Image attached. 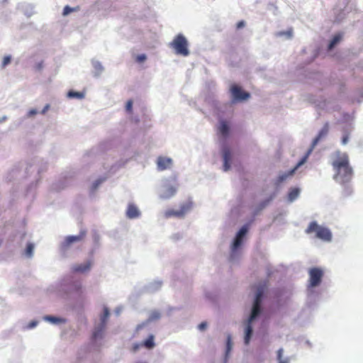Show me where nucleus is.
<instances>
[{
	"mask_svg": "<svg viewBox=\"0 0 363 363\" xmlns=\"http://www.w3.org/2000/svg\"><path fill=\"white\" fill-rule=\"evenodd\" d=\"M345 17V13L344 11H340L335 16V21L337 23L341 22Z\"/></svg>",
	"mask_w": 363,
	"mask_h": 363,
	"instance_id": "a19ab883",
	"label": "nucleus"
},
{
	"mask_svg": "<svg viewBox=\"0 0 363 363\" xmlns=\"http://www.w3.org/2000/svg\"><path fill=\"white\" fill-rule=\"evenodd\" d=\"M35 245L32 242H28L24 251V255L28 258H32L34 253Z\"/></svg>",
	"mask_w": 363,
	"mask_h": 363,
	"instance_id": "c756f323",
	"label": "nucleus"
},
{
	"mask_svg": "<svg viewBox=\"0 0 363 363\" xmlns=\"http://www.w3.org/2000/svg\"><path fill=\"white\" fill-rule=\"evenodd\" d=\"M38 323H39V322L36 320H31L28 324H23L22 325V330H32V329L35 328V327H37Z\"/></svg>",
	"mask_w": 363,
	"mask_h": 363,
	"instance_id": "c9c22d12",
	"label": "nucleus"
},
{
	"mask_svg": "<svg viewBox=\"0 0 363 363\" xmlns=\"http://www.w3.org/2000/svg\"><path fill=\"white\" fill-rule=\"evenodd\" d=\"M161 313L157 310H153L150 312L148 318L143 323L139 324L136 327V330L138 331L145 327L148 323L156 321L161 318Z\"/></svg>",
	"mask_w": 363,
	"mask_h": 363,
	"instance_id": "4468645a",
	"label": "nucleus"
},
{
	"mask_svg": "<svg viewBox=\"0 0 363 363\" xmlns=\"http://www.w3.org/2000/svg\"><path fill=\"white\" fill-rule=\"evenodd\" d=\"M198 329L201 331H203L204 330L206 329L207 328V323L206 322H201L199 325H198Z\"/></svg>",
	"mask_w": 363,
	"mask_h": 363,
	"instance_id": "de8ad7c7",
	"label": "nucleus"
},
{
	"mask_svg": "<svg viewBox=\"0 0 363 363\" xmlns=\"http://www.w3.org/2000/svg\"><path fill=\"white\" fill-rule=\"evenodd\" d=\"M323 273L319 268H313L309 271L310 284L309 288L316 287L320 285Z\"/></svg>",
	"mask_w": 363,
	"mask_h": 363,
	"instance_id": "ddd939ff",
	"label": "nucleus"
},
{
	"mask_svg": "<svg viewBox=\"0 0 363 363\" xmlns=\"http://www.w3.org/2000/svg\"><path fill=\"white\" fill-rule=\"evenodd\" d=\"M255 294L248 318L243 322L244 325V343L248 345L253 335L252 323L255 321L262 313V301L267 289V281L259 282L255 286Z\"/></svg>",
	"mask_w": 363,
	"mask_h": 363,
	"instance_id": "f257e3e1",
	"label": "nucleus"
},
{
	"mask_svg": "<svg viewBox=\"0 0 363 363\" xmlns=\"http://www.w3.org/2000/svg\"><path fill=\"white\" fill-rule=\"evenodd\" d=\"M230 92L232 95V103H237L247 100L250 97V94L244 91L240 86L236 84L232 85L230 88Z\"/></svg>",
	"mask_w": 363,
	"mask_h": 363,
	"instance_id": "1a4fd4ad",
	"label": "nucleus"
},
{
	"mask_svg": "<svg viewBox=\"0 0 363 363\" xmlns=\"http://www.w3.org/2000/svg\"><path fill=\"white\" fill-rule=\"evenodd\" d=\"M133 108V101L131 100H129L126 103L125 108L128 112H130L132 111Z\"/></svg>",
	"mask_w": 363,
	"mask_h": 363,
	"instance_id": "49530a36",
	"label": "nucleus"
},
{
	"mask_svg": "<svg viewBox=\"0 0 363 363\" xmlns=\"http://www.w3.org/2000/svg\"><path fill=\"white\" fill-rule=\"evenodd\" d=\"M350 140V131L347 129L343 130V135L342 138L341 143L343 145H345L348 143Z\"/></svg>",
	"mask_w": 363,
	"mask_h": 363,
	"instance_id": "e433bc0d",
	"label": "nucleus"
},
{
	"mask_svg": "<svg viewBox=\"0 0 363 363\" xmlns=\"http://www.w3.org/2000/svg\"><path fill=\"white\" fill-rule=\"evenodd\" d=\"M106 329V325L101 323H98L93 331L91 340L92 341L96 342L97 340H101L104 337V333Z\"/></svg>",
	"mask_w": 363,
	"mask_h": 363,
	"instance_id": "a211bd4d",
	"label": "nucleus"
},
{
	"mask_svg": "<svg viewBox=\"0 0 363 363\" xmlns=\"http://www.w3.org/2000/svg\"><path fill=\"white\" fill-rule=\"evenodd\" d=\"M40 162L42 161L38 159H35L33 163L28 164L25 167V172L28 174L29 172L33 173V172L37 171V172L39 174L40 172L43 171L44 168L43 167H38Z\"/></svg>",
	"mask_w": 363,
	"mask_h": 363,
	"instance_id": "5701e85b",
	"label": "nucleus"
},
{
	"mask_svg": "<svg viewBox=\"0 0 363 363\" xmlns=\"http://www.w3.org/2000/svg\"><path fill=\"white\" fill-rule=\"evenodd\" d=\"M221 154L223 158V172H228L231 168V164L233 158V153L231 150L226 145L223 144L221 147Z\"/></svg>",
	"mask_w": 363,
	"mask_h": 363,
	"instance_id": "9d476101",
	"label": "nucleus"
},
{
	"mask_svg": "<svg viewBox=\"0 0 363 363\" xmlns=\"http://www.w3.org/2000/svg\"><path fill=\"white\" fill-rule=\"evenodd\" d=\"M191 208V203H186L181 206L179 210H167L164 213V216L166 218H170L172 216H176L179 218H182L184 215L189 212Z\"/></svg>",
	"mask_w": 363,
	"mask_h": 363,
	"instance_id": "f8f14e48",
	"label": "nucleus"
},
{
	"mask_svg": "<svg viewBox=\"0 0 363 363\" xmlns=\"http://www.w3.org/2000/svg\"><path fill=\"white\" fill-rule=\"evenodd\" d=\"M11 61V55H6L2 61L1 63V67L4 68L6 66H7Z\"/></svg>",
	"mask_w": 363,
	"mask_h": 363,
	"instance_id": "58836bf2",
	"label": "nucleus"
},
{
	"mask_svg": "<svg viewBox=\"0 0 363 363\" xmlns=\"http://www.w3.org/2000/svg\"><path fill=\"white\" fill-rule=\"evenodd\" d=\"M342 39V35L338 33L336 34L332 40L329 42L328 45V50H332L341 40Z\"/></svg>",
	"mask_w": 363,
	"mask_h": 363,
	"instance_id": "c85d7f7f",
	"label": "nucleus"
},
{
	"mask_svg": "<svg viewBox=\"0 0 363 363\" xmlns=\"http://www.w3.org/2000/svg\"><path fill=\"white\" fill-rule=\"evenodd\" d=\"M91 65L94 69V71L93 72V75L94 77H99L101 73L104 70V67H103L102 64L96 60H91Z\"/></svg>",
	"mask_w": 363,
	"mask_h": 363,
	"instance_id": "bb28decb",
	"label": "nucleus"
},
{
	"mask_svg": "<svg viewBox=\"0 0 363 363\" xmlns=\"http://www.w3.org/2000/svg\"><path fill=\"white\" fill-rule=\"evenodd\" d=\"M335 174L333 179L343 185L351 181L353 177V169L350 164L349 157L346 153L339 157L332 162Z\"/></svg>",
	"mask_w": 363,
	"mask_h": 363,
	"instance_id": "f03ea898",
	"label": "nucleus"
},
{
	"mask_svg": "<svg viewBox=\"0 0 363 363\" xmlns=\"http://www.w3.org/2000/svg\"><path fill=\"white\" fill-rule=\"evenodd\" d=\"M59 291L68 298L72 293L79 294L81 293L82 284L79 281L74 280L72 276H67L59 284Z\"/></svg>",
	"mask_w": 363,
	"mask_h": 363,
	"instance_id": "20e7f679",
	"label": "nucleus"
},
{
	"mask_svg": "<svg viewBox=\"0 0 363 363\" xmlns=\"http://www.w3.org/2000/svg\"><path fill=\"white\" fill-rule=\"evenodd\" d=\"M313 149L312 148V146L311 147V148L308 150V152L306 155H307V157H308V155L311 154V152L313 151Z\"/></svg>",
	"mask_w": 363,
	"mask_h": 363,
	"instance_id": "4d7b16f0",
	"label": "nucleus"
},
{
	"mask_svg": "<svg viewBox=\"0 0 363 363\" xmlns=\"http://www.w3.org/2000/svg\"><path fill=\"white\" fill-rule=\"evenodd\" d=\"M162 286V281L160 280H155L148 283L145 286V291L147 293H155L159 291Z\"/></svg>",
	"mask_w": 363,
	"mask_h": 363,
	"instance_id": "4be33fe9",
	"label": "nucleus"
},
{
	"mask_svg": "<svg viewBox=\"0 0 363 363\" xmlns=\"http://www.w3.org/2000/svg\"><path fill=\"white\" fill-rule=\"evenodd\" d=\"M306 343H307L308 345H310V342H309V341H306Z\"/></svg>",
	"mask_w": 363,
	"mask_h": 363,
	"instance_id": "680f3d73",
	"label": "nucleus"
},
{
	"mask_svg": "<svg viewBox=\"0 0 363 363\" xmlns=\"http://www.w3.org/2000/svg\"><path fill=\"white\" fill-rule=\"evenodd\" d=\"M106 179V177H101L98 178L93 184L91 187V193L93 194L95 191L97 190L99 186L104 183Z\"/></svg>",
	"mask_w": 363,
	"mask_h": 363,
	"instance_id": "473e14b6",
	"label": "nucleus"
},
{
	"mask_svg": "<svg viewBox=\"0 0 363 363\" xmlns=\"http://www.w3.org/2000/svg\"><path fill=\"white\" fill-rule=\"evenodd\" d=\"M43 320L46 322H48L52 325H56L64 324L67 322L66 318L50 315H44L43 317Z\"/></svg>",
	"mask_w": 363,
	"mask_h": 363,
	"instance_id": "b1692460",
	"label": "nucleus"
},
{
	"mask_svg": "<svg viewBox=\"0 0 363 363\" xmlns=\"http://www.w3.org/2000/svg\"><path fill=\"white\" fill-rule=\"evenodd\" d=\"M188 41L185 36L179 33L170 43V46L174 49L175 53L182 56H188L190 53L188 48Z\"/></svg>",
	"mask_w": 363,
	"mask_h": 363,
	"instance_id": "423d86ee",
	"label": "nucleus"
},
{
	"mask_svg": "<svg viewBox=\"0 0 363 363\" xmlns=\"http://www.w3.org/2000/svg\"><path fill=\"white\" fill-rule=\"evenodd\" d=\"M278 37H284L286 39H291L293 37V29L291 28H289L287 30L279 31L276 34Z\"/></svg>",
	"mask_w": 363,
	"mask_h": 363,
	"instance_id": "2f4dec72",
	"label": "nucleus"
},
{
	"mask_svg": "<svg viewBox=\"0 0 363 363\" xmlns=\"http://www.w3.org/2000/svg\"><path fill=\"white\" fill-rule=\"evenodd\" d=\"M43 67V62H38L36 65H35V69L36 70H41Z\"/></svg>",
	"mask_w": 363,
	"mask_h": 363,
	"instance_id": "3c124183",
	"label": "nucleus"
},
{
	"mask_svg": "<svg viewBox=\"0 0 363 363\" xmlns=\"http://www.w3.org/2000/svg\"><path fill=\"white\" fill-rule=\"evenodd\" d=\"M233 341H232V337L230 334H228L227 338H226V344H225V356H224V363H227L230 353L233 348Z\"/></svg>",
	"mask_w": 363,
	"mask_h": 363,
	"instance_id": "a878e982",
	"label": "nucleus"
},
{
	"mask_svg": "<svg viewBox=\"0 0 363 363\" xmlns=\"http://www.w3.org/2000/svg\"><path fill=\"white\" fill-rule=\"evenodd\" d=\"M301 193V189L296 187V188H291L289 190V192L287 196V201L289 203H293L294 201H296L300 196Z\"/></svg>",
	"mask_w": 363,
	"mask_h": 363,
	"instance_id": "cd10ccee",
	"label": "nucleus"
},
{
	"mask_svg": "<svg viewBox=\"0 0 363 363\" xmlns=\"http://www.w3.org/2000/svg\"><path fill=\"white\" fill-rule=\"evenodd\" d=\"M315 106L319 110H325V111H336L339 108L338 106H332L331 101L327 99H320L315 101Z\"/></svg>",
	"mask_w": 363,
	"mask_h": 363,
	"instance_id": "2eb2a0df",
	"label": "nucleus"
},
{
	"mask_svg": "<svg viewBox=\"0 0 363 363\" xmlns=\"http://www.w3.org/2000/svg\"><path fill=\"white\" fill-rule=\"evenodd\" d=\"M343 194L345 196H350L352 194V189L347 184H344Z\"/></svg>",
	"mask_w": 363,
	"mask_h": 363,
	"instance_id": "4c0bfd02",
	"label": "nucleus"
},
{
	"mask_svg": "<svg viewBox=\"0 0 363 363\" xmlns=\"http://www.w3.org/2000/svg\"><path fill=\"white\" fill-rule=\"evenodd\" d=\"M147 59V56L145 54L138 55L136 57V61L139 63L143 62Z\"/></svg>",
	"mask_w": 363,
	"mask_h": 363,
	"instance_id": "79ce46f5",
	"label": "nucleus"
},
{
	"mask_svg": "<svg viewBox=\"0 0 363 363\" xmlns=\"http://www.w3.org/2000/svg\"><path fill=\"white\" fill-rule=\"evenodd\" d=\"M7 116H2L1 118H0V123H3L4 121H6L7 120Z\"/></svg>",
	"mask_w": 363,
	"mask_h": 363,
	"instance_id": "5fc2aeb1",
	"label": "nucleus"
},
{
	"mask_svg": "<svg viewBox=\"0 0 363 363\" xmlns=\"http://www.w3.org/2000/svg\"><path fill=\"white\" fill-rule=\"evenodd\" d=\"M18 171V169H13L11 172H12V174L14 175V174H16V173Z\"/></svg>",
	"mask_w": 363,
	"mask_h": 363,
	"instance_id": "bf43d9fd",
	"label": "nucleus"
},
{
	"mask_svg": "<svg viewBox=\"0 0 363 363\" xmlns=\"http://www.w3.org/2000/svg\"><path fill=\"white\" fill-rule=\"evenodd\" d=\"M359 96L356 99L358 103H361L363 101V92L362 91H359Z\"/></svg>",
	"mask_w": 363,
	"mask_h": 363,
	"instance_id": "09e8293b",
	"label": "nucleus"
},
{
	"mask_svg": "<svg viewBox=\"0 0 363 363\" xmlns=\"http://www.w3.org/2000/svg\"><path fill=\"white\" fill-rule=\"evenodd\" d=\"M74 11H76L75 8H72V7H70L69 6H65L64 9H63L62 15L63 16H67L71 12Z\"/></svg>",
	"mask_w": 363,
	"mask_h": 363,
	"instance_id": "ea45409f",
	"label": "nucleus"
},
{
	"mask_svg": "<svg viewBox=\"0 0 363 363\" xmlns=\"http://www.w3.org/2000/svg\"><path fill=\"white\" fill-rule=\"evenodd\" d=\"M86 230H82L79 235H69L65 237L64 241L60 245V250L65 253L74 243L81 241L86 235Z\"/></svg>",
	"mask_w": 363,
	"mask_h": 363,
	"instance_id": "6e6552de",
	"label": "nucleus"
},
{
	"mask_svg": "<svg viewBox=\"0 0 363 363\" xmlns=\"http://www.w3.org/2000/svg\"><path fill=\"white\" fill-rule=\"evenodd\" d=\"M109 315H110L109 309L107 307H104V313H103V315L100 318L99 323L106 326V322H107V320H108Z\"/></svg>",
	"mask_w": 363,
	"mask_h": 363,
	"instance_id": "72a5a7b5",
	"label": "nucleus"
},
{
	"mask_svg": "<svg viewBox=\"0 0 363 363\" xmlns=\"http://www.w3.org/2000/svg\"><path fill=\"white\" fill-rule=\"evenodd\" d=\"M295 172V169H291V170L288 171V172H282L281 174H279V175L278 176L277 179H276L275 182H274V184L276 186V191L274 192H278L279 191V187L280 186V184L284 182V181L286 180V179L291 176H292Z\"/></svg>",
	"mask_w": 363,
	"mask_h": 363,
	"instance_id": "6ab92c4d",
	"label": "nucleus"
},
{
	"mask_svg": "<svg viewBox=\"0 0 363 363\" xmlns=\"http://www.w3.org/2000/svg\"><path fill=\"white\" fill-rule=\"evenodd\" d=\"M67 96L69 99L76 98V99H82L84 98L85 94L84 92H79V91H75L73 90H70L67 92Z\"/></svg>",
	"mask_w": 363,
	"mask_h": 363,
	"instance_id": "7c9ffc66",
	"label": "nucleus"
},
{
	"mask_svg": "<svg viewBox=\"0 0 363 363\" xmlns=\"http://www.w3.org/2000/svg\"><path fill=\"white\" fill-rule=\"evenodd\" d=\"M94 264V260L91 258H89L86 260H85L82 263H77L74 264L71 266V271L73 273L76 274H86L89 272L91 269V267Z\"/></svg>",
	"mask_w": 363,
	"mask_h": 363,
	"instance_id": "9b49d317",
	"label": "nucleus"
},
{
	"mask_svg": "<svg viewBox=\"0 0 363 363\" xmlns=\"http://www.w3.org/2000/svg\"><path fill=\"white\" fill-rule=\"evenodd\" d=\"M121 308H117L116 310H115V313L117 314V315H119L120 313H121Z\"/></svg>",
	"mask_w": 363,
	"mask_h": 363,
	"instance_id": "13d9d810",
	"label": "nucleus"
},
{
	"mask_svg": "<svg viewBox=\"0 0 363 363\" xmlns=\"http://www.w3.org/2000/svg\"><path fill=\"white\" fill-rule=\"evenodd\" d=\"M290 362V359L289 357H286L285 359H284L283 360H281L279 362V363H289Z\"/></svg>",
	"mask_w": 363,
	"mask_h": 363,
	"instance_id": "864d4df0",
	"label": "nucleus"
},
{
	"mask_svg": "<svg viewBox=\"0 0 363 363\" xmlns=\"http://www.w3.org/2000/svg\"><path fill=\"white\" fill-rule=\"evenodd\" d=\"M313 149L312 148V146L311 147V148L308 150V152L306 155H307V157H308V155L311 154V152L313 151Z\"/></svg>",
	"mask_w": 363,
	"mask_h": 363,
	"instance_id": "6e6d98bb",
	"label": "nucleus"
},
{
	"mask_svg": "<svg viewBox=\"0 0 363 363\" xmlns=\"http://www.w3.org/2000/svg\"><path fill=\"white\" fill-rule=\"evenodd\" d=\"M329 131V123L326 122L323 127L319 131L318 135L313 139L312 142V148H314L315 146L319 143V141L324 137H325Z\"/></svg>",
	"mask_w": 363,
	"mask_h": 363,
	"instance_id": "412c9836",
	"label": "nucleus"
},
{
	"mask_svg": "<svg viewBox=\"0 0 363 363\" xmlns=\"http://www.w3.org/2000/svg\"><path fill=\"white\" fill-rule=\"evenodd\" d=\"M178 186L179 184L175 175L162 179L160 197L163 199H170L175 195Z\"/></svg>",
	"mask_w": 363,
	"mask_h": 363,
	"instance_id": "39448f33",
	"label": "nucleus"
},
{
	"mask_svg": "<svg viewBox=\"0 0 363 363\" xmlns=\"http://www.w3.org/2000/svg\"><path fill=\"white\" fill-rule=\"evenodd\" d=\"M306 160L307 155H305L293 169H295L296 171L301 165L306 162Z\"/></svg>",
	"mask_w": 363,
	"mask_h": 363,
	"instance_id": "37998d69",
	"label": "nucleus"
},
{
	"mask_svg": "<svg viewBox=\"0 0 363 363\" xmlns=\"http://www.w3.org/2000/svg\"><path fill=\"white\" fill-rule=\"evenodd\" d=\"M50 108V104H46L44 108H43V110L41 111V113L42 114H45Z\"/></svg>",
	"mask_w": 363,
	"mask_h": 363,
	"instance_id": "603ef678",
	"label": "nucleus"
},
{
	"mask_svg": "<svg viewBox=\"0 0 363 363\" xmlns=\"http://www.w3.org/2000/svg\"><path fill=\"white\" fill-rule=\"evenodd\" d=\"M250 223L244 224L235 234L230 247L229 261L237 263L241 257V247L249 231Z\"/></svg>",
	"mask_w": 363,
	"mask_h": 363,
	"instance_id": "7ed1b4c3",
	"label": "nucleus"
},
{
	"mask_svg": "<svg viewBox=\"0 0 363 363\" xmlns=\"http://www.w3.org/2000/svg\"><path fill=\"white\" fill-rule=\"evenodd\" d=\"M283 353H284V350L282 348H280V349L278 350V351H277V360H278V362L284 359L282 358Z\"/></svg>",
	"mask_w": 363,
	"mask_h": 363,
	"instance_id": "a18cd8bd",
	"label": "nucleus"
},
{
	"mask_svg": "<svg viewBox=\"0 0 363 363\" xmlns=\"http://www.w3.org/2000/svg\"><path fill=\"white\" fill-rule=\"evenodd\" d=\"M125 215L129 219H135L140 216L141 213L135 204L129 203L128 205Z\"/></svg>",
	"mask_w": 363,
	"mask_h": 363,
	"instance_id": "f3484780",
	"label": "nucleus"
},
{
	"mask_svg": "<svg viewBox=\"0 0 363 363\" xmlns=\"http://www.w3.org/2000/svg\"><path fill=\"white\" fill-rule=\"evenodd\" d=\"M98 239H99V235H95V237H94L95 241H96Z\"/></svg>",
	"mask_w": 363,
	"mask_h": 363,
	"instance_id": "052dcab7",
	"label": "nucleus"
},
{
	"mask_svg": "<svg viewBox=\"0 0 363 363\" xmlns=\"http://www.w3.org/2000/svg\"><path fill=\"white\" fill-rule=\"evenodd\" d=\"M316 232V237L323 241L330 242L332 240V233L327 228L320 227L316 221L310 223L308 227L306 230V233Z\"/></svg>",
	"mask_w": 363,
	"mask_h": 363,
	"instance_id": "0eeeda50",
	"label": "nucleus"
},
{
	"mask_svg": "<svg viewBox=\"0 0 363 363\" xmlns=\"http://www.w3.org/2000/svg\"><path fill=\"white\" fill-rule=\"evenodd\" d=\"M143 345L144 346L147 348V349H152L155 344V342H154V335H150L143 342Z\"/></svg>",
	"mask_w": 363,
	"mask_h": 363,
	"instance_id": "f704fd0d",
	"label": "nucleus"
},
{
	"mask_svg": "<svg viewBox=\"0 0 363 363\" xmlns=\"http://www.w3.org/2000/svg\"><path fill=\"white\" fill-rule=\"evenodd\" d=\"M172 162V160L171 158L159 157L157 162V169L160 171L164 170L169 167Z\"/></svg>",
	"mask_w": 363,
	"mask_h": 363,
	"instance_id": "393cba45",
	"label": "nucleus"
},
{
	"mask_svg": "<svg viewBox=\"0 0 363 363\" xmlns=\"http://www.w3.org/2000/svg\"><path fill=\"white\" fill-rule=\"evenodd\" d=\"M38 113V111H37V109L35 108H33V109H30L28 113H27V115L26 116L28 118H30V117H32L35 115H36L37 113Z\"/></svg>",
	"mask_w": 363,
	"mask_h": 363,
	"instance_id": "c03bdc74",
	"label": "nucleus"
},
{
	"mask_svg": "<svg viewBox=\"0 0 363 363\" xmlns=\"http://www.w3.org/2000/svg\"><path fill=\"white\" fill-rule=\"evenodd\" d=\"M245 26V22L244 21H240L237 23V28L240 29Z\"/></svg>",
	"mask_w": 363,
	"mask_h": 363,
	"instance_id": "8fccbe9b",
	"label": "nucleus"
},
{
	"mask_svg": "<svg viewBox=\"0 0 363 363\" xmlns=\"http://www.w3.org/2000/svg\"><path fill=\"white\" fill-rule=\"evenodd\" d=\"M276 196L277 192H274L270 195V196L268 199L261 201L255 207L254 210V215L259 214L263 209H264L269 204V203L276 197Z\"/></svg>",
	"mask_w": 363,
	"mask_h": 363,
	"instance_id": "aec40b11",
	"label": "nucleus"
},
{
	"mask_svg": "<svg viewBox=\"0 0 363 363\" xmlns=\"http://www.w3.org/2000/svg\"><path fill=\"white\" fill-rule=\"evenodd\" d=\"M230 130L228 123L224 120H220L218 122V132L224 140H226L229 136Z\"/></svg>",
	"mask_w": 363,
	"mask_h": 363,
	"instance_id": "dca6fc26",
	"label": "nucleus"
}]
</instances>
